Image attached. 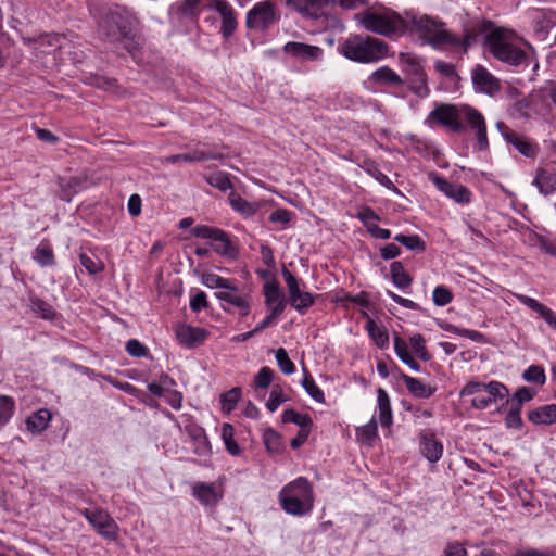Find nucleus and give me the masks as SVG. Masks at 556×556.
<instances>
[{
    "label": "nucleus",
    "instance_id": "obj_1",
    "mask_svg": "<svg viewBox=\"0 0 556 556\" xmlns=\"http://www.w3.org/2000/svg\"><path fill=\"white\" fill-rule=\"evenodd\" d=\"M528 45L515 30L497 26L489 34V52L500 62L509 66H527L528 53L522 49Z\"/></svg>",
    "mask_w": 556,
    "mask_h": 556
},
{
    "label": "nucleus",
    "instance_id": "obj_2",
    "mask_svg": "<svg viewBox=\"0 0 556 556\" xmlns=\"http://www.w3.org/2000/svg\"><path fill=\"white\" fill-rule=\"evenodd\" d=\"M339 52L350 61L370 64L386 59L389 46L381 39L369 35H352L340 43Z\"/></svg>",
    "mask_w": 556,
    "mask_h": 556
},
{
    "label": "nucleus",
    "instance_id": "obj_3",
    "mask_svg": "<svg viewBox=\"0 0 556 556\" xmlns=\"http://www.w3.org/2000/svg\"><path fill=\"white\" fill-rule=\"evenodd\" d=\"M281 508L292 516H304L314 507V492L311 482L299 477L286 484L279 492Z\"/></svg>",
    "mask_w": 556,
    "mask_h": 556
},
{
    "label": "nucleus",
    "instance_id": "obj_4",
    "mask_svg": "<svg viewBox=\"0 0 556 556\" xmlns=\"http://www.w3.org/2000/svg\"><path fill=\"white\" fill-rule=\"evenodd\" d=\"M406 30L417 34L425 42L439 49L450 47L452 33L445 24L428 15H419L414 12H406Z\"/></svg>",
    "mask_w": 556,
    "mask_h": 556
},
{
    "label": "nucleus",
    "instance_id": "obj_5",
    "mask_svg": "<svg viewBox=\"0 0 556 556\" xmlns=\"http://www.w3.org/2000/svg\"><path fill=\"white\" fill-rule=\"evenodd\" d=\"M356 18L366 30L386 37L403 35L406 31V13L402 16L391 9L368 10L357 14Z\"/></svg>",
    "mask_w": 556,
    "mask_h": 556
},
{
    "label": "nucleus",
    "instance_id": "obj_6",
    "mask_svg": "<svg viewBox=\"0 0 556 556\" xmlns=\"http://www.w3.org/2000/svg\"><path fill=\"white\" fill-rule=\"evenodd\" d=\"M399 63L408 89L418 98H427L430 94V88L422 59L410 52H401Z\"/></svg>",
    "mask_w": 556,
    "mask_h": 556
},
{
    "label": "nucleus",
    "instance_id": "obj_7",
    "mask_svg": "<svg viewBox=\"0 0 556 556\" xmlns=\"http://www.w3.org/2000/svg\"><path fill=\"white\" fill-rule=\"evenodd\" d=\"M280 20L277 5L270 0L256 2L245 14L247 28L264 33Z\"/></svg>",
    "mask_w": 556,
    "mask_h": 556
},
{
    "label": "nucleus",
    "instance_id": "obj_8",
    "mask_svg": "<svg viewBox=\"0 0 556 556\" xmlns=\"http://www.w3.org/2000/svg\"><path fill=\"white\" fill-rule=\"evenodd\" d=\"M496 28L497 26L493 22L483 21L477 25L466 28L463 37L452 34V40L450 41L448 48L466 53L479 41L480 37L483 38L484 45L489 48V34Z\"/></svg>",
    "mask_w": 556,
    "mask_h": 556
},
{
    "label": "nucleus",
    "instance_id": "obj_9",
    "mask_svg": "<svg viewBox=\"0 0 556 556\" xmlns=\"http://www.w3.org/2000/svg\"><path fill=\"white\" fill-rule=\"evenodd\" d=\"M78 513L88 520L99 535L111 541L118 539L119 528L106 510L99 507L93 510L83 508Z\"/></svg>",
    "mask_w": 556,
    "mask_h": 556
},
{
    "label": "nucleus",
    "instance_id": "obj_10",
    "mask_svg": "<svg viewBox=\"0 0 556 556\" xmlns=\"http://www.w3.org/2000/svg\"><path fill=\"white\" fill-rule=\"evenodd\" d=\"M99 31L108 40L117 41L128 35V22L121 13L110 11L99 22Z\"/></svg>",
    "mask_w": 556,
    "mask_h": 556
},
{
    "label": "nucleus",
    "instance_id": "obj_11",
    "mask_svg": "<svg viewBox=\"0 0 556 556\" xmlns=\"http://www.w3.org/2000/svg\"><path fill=\"white\" fill-rule=\"evenodd\" d=\"M282 276L289 291L290 304L298 311L303 312L314 304V298L309 292L301 291L296 277L287 268L282 269Z\"/></svg>",
    "mask_w": 556,
    "mask_h": 556
},
{
    "label": "nucleus",
    "instance_id": "obj_12",
    "mask_svg": "<svg viewBox=\"0 0 556 556\" xmlns=\"http://www.w3.org/2000/svg\"><path fill=\"white\" fill-rule=\"evenodd\" d=\"M337 4V0H287V5L301 15L318 20L326 11Z\"/></svg>",
    "mask_w": 556,
    "mask_h": 556
},
{
    "label": "nucleus",
    "instance_id": "obj_13",
    "mask_svg": "<svg viewBox=\"0 0 556 556\" xmlns=\"http://www.w3.org/2000/svg\"><path fill=\"white\" fill-rule=\"evenodd\" d=\"M430 178L441 192L455 202L468 204L471 201V191L467 187L460 184L450 182L437 174H431Z\"/></svg>",
    "mask_w": 556,
    "mask_h": 556
},
{
    "label": "nucleus",
    "instance_id": "obj_14",
    "mask_svg": "<svg viewBox=\"0 0 556 556\" xmlns=\"http://www.w3.org/2000/svg\"><path fill=\"white\" fill-rule=\"evenodd\" d=\"M429 124L435 122L440 125L447 126L454 131H460L463 125L458 121V111L452 104H440L431 111L427 117Z\"/></svg>",
    "mask_w": 556,
    "mask_h": 556
},
{
    "label": "nucleus",
    "instance_id": "obj_15",
    "mask_svg": "<svg viewBox=\"0 0 556 556\" xmlns=\"http://www.w3.org/2000/svg\"><path fill=\"white\" fill-rule=\"evenodd\" d=\"M282 51L300 61H317L323 56L320 47L296 41L287 42Z\"/></svg>",
    "mask_w": 556,
    "mask_h": 556
},
{
    "label": "nucleus",
    "instance_id": "obj_16",
    "mask_svg": "<svg viewBox=\"0 0 556 556\" xmlns=\"http://www.w3.org/2000/svg\"><path fill=\"white\" fill-rule=\"evenodd\" d=\"M215 10L222 20L220 33L224 38H229L238 27L237 12L227 0H217Z\"/></svg>",
    "mask_w": 556,
    "mask_h": 556
},
{
    "label": "nucleus",
    "instance_id": "obj_17",
    "mask_svg": "<svg viewBox=\"0 0 556 556\" xmlns=\"http://www.w3.org/2000/svg\"><path fill=\"white\" fill-rule=\"evenodd\" d=\"M496 127L502 132L506 141L513 144L520 154L531 159L536 156L538 147L535 144L525 140L515 131L509 130V128L503 122H497Z\"/></svg>",
    "mask_w": 556,
    "mask_h": 556
},
{
    "label": "nucleus",
    "instance_id": "obj_18",
    "mask_svg": "<svg viewBox=\"0 0 556 556\" xmlns=\"http://www.w3.org/2000/svg\"><path fill=\"white\" fill-rule=\"evenodd\" d=\"M475 87L481 92L493 94L500 90V81L485 67L477 65L471 73Z\"/></svg>",
    "mask_w": 556,
    "mask_h": 556
},
{
    "label": "nucleus",
    "instance_id": "obj_19",
    "mask_svg": "<svg viewBox=\"0 0 556 556\" xmlns=\"http://www.w3.org/2000/svg\"><path fill=\"white\" fill-rule=\"evenodd\" d=\"M208 332L199 327H192L189 325H179L176 329V337L180 344L188 348H194L204 342L207 338Z\"/></svg>",
    "mask_w": 556,
    "mask_h": 556
},
{
    "label": "nucleus",
    "instance_id": "obj_20",
    "mask_svg": "<svg viewBox=\"0 0 556 556\" xmlns=\"http://www.w3.org/2000/svg\"><path fill=\"white\" fill-rule=\"evenodd\" d=\"M192 495L205 506H215L223 497L222 492L214 483L195 482L192 485Z\"/></svg>",
    "mask_w": 556,
    "mask_h": 556
},
{
    "label": "nucleus",
    "instance_id": "obj_21",
    "mask_svg": "<svg viewBox=\"0 0 556 556\" xmlns=\"http://www.w3.org/2000/svg\"><path fill=\"white\" fill-rule=\"evenodd\" d=\"M215 296L220 301L238 307L241 316H247L250 313V305L247 298L241 295L232 283H229L228 288L215 292Z\"/></svg>",
    "mask_w": 556,
    "mask_h": 556
},
{
    "label": "nucleus",
    "instance_id": "obj_22",
    "mask_svg": "<svg viewBox=\"0 0 556 556\" xmlns=\"http://www.w3.org/2000/svg\"><path fill=\"white\" fill-rule=\"evenodd\" d=\"M419 441L420 452L430 463H437L442 457L443 444L432 433L422 432Z\"/></svg>",
    "mask_w": 556,
    "mask_h": 556
},
{
    "label": "nucleus",
    "instance_id": "obj_23",
    "mask_svg": "<svg viewBox=\"0 0 556 556\" xmlns=\"http://www.w3.org/2000/svg\"><path fill=\"white\" fill-rule=\"evenodd\" d=\"M264 296L267 308L273 312L274 315L280 316L287 305V300L278 285L266 283L264 287Z\"/></svg>",
    "mask_w": 556,
    "mask_h": 556
},
{
    "label": "nucleus",
    "instance_id": "obj_24",
    "mask_svg": "<svg viewBox=\"0 0 556 556\" xmlns=\"http://www.w3.org/2000/svg\"><path fill=\"white\" fill-rule=\"evenodd\" d=\"M368 81L375 85L397 87L402 86L405 80L391 67L380 66L369 75Z\"/></svg>",
    "mask_w": 556,
    "mask_h": 556
},
{
    "label": "nucleus",
    "instance_id": "obj_25",
    "mask_svg": "<svg viewBox=\"0 0 556 556\" xmlns=\"http://www.w3.org/2000/svg\"><path fill=\"white\" fill-rule=\"evenodd\" d=\"M219 159H222V155L218 153H214V152L205 151V150H201V149H193L192 151H190L188 153L168 155L163 159V163L174 164V163H178L181 161L191 163V162H205V161H210V160H219Z\"/></svg>",
    "mask_w": 556,
    "mask_h": 556
},
{
    "label": "nucleus",
    "instance_id": "obj_26",
    "mask_svg": "<svg viewBox=\"0 0 556 556\" xmlns=\"http://www.w3.org/2000/svg\"><path fill=\"white\" fill-rule=\"evenodd\" d=\"M528 419L535 426L556 424V404L539 406L528 412Z\"/></svg>",
    "mask_w": 556,
    "mask_h": 556
},
{
    "label": "nucleus",
    "instance_id": "obj_27",
    "mask_svg": "<svg viewBox=\"0 0 556 556\" xmlns=\"http://www.w3.org/2000/svg\"><path fill=\"white\" fill-rule=\"evenodd\" d=\"M516 298L520 303L538 313L549 327L556 330V315L549 307L528 295L516 294Z\"/></svg>",
    "mask_w": 556,
    "mask_h": 556
},
{
    "label": "nucleus",
    "instance_id": "obj_28",
    "mask_svg": "<svg viewBox=\"0 0 556 556\" xmlns=\"http://www.w3.org/2000/svg\"><path fill=\"white\" fill-rule=\"evenodd\" d=\"M539 192L543 195H548L556 191V175L543 167L535 170V176L532 181Z\"/></svg>",
    "mask_w": 556,
    "mask_h": 556
},
{
    "label": "nucleus",
    "instance_id": "obj_29",
    "mask_svg": "<svg viewBox=\"0 0 556 556\" xmlns=\"http://www.w3.org/2000/svg\"><path fill=\"white\" fill-rule=\"evenodd\" d=\"M378 402V418L382 427H390L392 425V409L390 399L386 390L378 389L377 391Z\"/></svg>",
    "mask_w": 556,
    "mask_h": 556
},
{
    "label": "nucleus",
    "instance_id": "obj_30",
    "mask_svg": "<svg viewBox=\"0 0 556 556\" xmlns=\"http://www.w3.org/2000/svg\"><path fill=\"white\" fill-rule=\"evenodd\" d=\"M402 379H403L407 390L416 397L428 399L434 392L433 388L425 384L421 380H419L417 378H413L408 375H403Z\"/></svg>",
    "mask_w": 556,
    "mask_h": 556
},
{
    "label": "nucleus",
    "instance_id": "obj_31",
    "mask_svg": "<svg viewBox=\"0 0 556 556\" xmlns=\"http://www.w3.org/2000/svg\"><path fill=\"white\" fill-rule=\"evenodd\" d=\"M51 414L48 409H39L26 420L27 429L34 433H40L49 426Z\"/></svg>",
    "mask_w": 556,
    "mask_h": 556
},
{
    "label": "nucleus",
    "instance_id": "obj_32",
    "mask_svg": "<svg viewBox=\"0 0 556 556\" xmlns=\"http://www.w3.org/2000/svg\"><path fill=\"white\" fill-rule=\"evenodd\" d=\"M394 350L399 358L407 365L412 370L418 372L420 371V365L418 362L409 354L408 345L405 340L400 338L399 336L394 337Z\"/></svg>",
    "mask_w": 556,
    "mask_h": 556
},
{
    "label": "nucleus",
    "instance_id": "obj_33",
    "mask_svg": "<svg viewBox=\"0 0 556 556\" xmlns=\"http://www.w3.org/2000/svg\"><path fill=\"white\" fill-rule=\"evenodd\" d=\"M217 0H184L181 12L186 16H198L204 10H213Z\"/></svg>",
    "mask_w": 556,
    "mask_h": 556
},
{
    "label": "nucleus",
    "instance_id": "obj_34",
    "mask_svg": "<svg viewBox=\"0 0 556 556\" xmlns=\"http://www.w3.org/2000/svg\"><path fill=\"white\" fill-rule=\"evenodd\" d=\"M228 200L231 207L244 217H251L257 212V204L248 202L237 192H230Z\"/></svg>",
    "mask_w": 556,
    "mask_h": 556
},
{
    "label": "nucleus",
    "instance_id": "obj_35",
    "mask_svg": "<svg viewBox=\"0 0 556 556\" xmlns=\"http://www.w3.org/2000/svg\"><path fill=\"white\" fill-rule=\"evenodd\" d=\"M366 329L379 349H386L389 346V334L383 326L378 325L372 319H368L366 323Z\"/></svg>",
    "mask_w": 556,
    "mask_h": 556
},
{
    "label": "nucleus",
    "instance_id": "obj_36",
    "mask_svg": "<svg viewBox=\"0 0 556 556\" xmlns=\"http://www.w3.org/2000/svg\"><path fill=\"white\" fill-rule=\"evenodd\" d=\"M33 258L41 267H50L55 264L54 253L49 242L42 241L34 251Z\"/></svg>",
    "mask_w": 556,
    "mask_h": 556
},
{
    "label": "nucleus",
    "instance_id": "obj_37",
    "mask_svg": "<svg viewBox=\"0 0 556 556\" xmlns=\"http://www.w3.org/2000/svg\"><path fill=\"white\" fill-rule=\"evenodd\" d=\"M390 273L393 283L401 288L405 289L412 285V277L404 270V267L401 262H393L390 266Z\"/></svg>",
    "mask_w": 556,
    "mask_h": 556
},
{
    "label": "nucleus",
    "instance_id": "obj_38",
    "mask_svg": "<svg viewBox=\"0 0 556 556\" xmlns=\"http://www.w3.org/2000/svg\"><path fill=\"white\" fill-rule=\"evenodd\" d=\"M484 392L492 397V402L505 400V404H509V390L502 382L491 381L489 383H484Z\"/></svg>",
    "mask_w": 556,
    "mask_h": 556
},
{
    "label": "nucleus",
    "instance_id": "obj_39",
    "mask_svg": "<svg viewBox=\"0 0 556 556\" xmlns=\"http://www.w3.org/2000/svg\"><path fill=\"white\" fill-rule=\"evenodd\" d=\"M463 112L464 118L476 132L480 131V129L486 128L484 117L478 110L471 106H464Z\"/></svg>",
    "mask_w": 556,
    "mask_h": 556
},
{
    "label": "nucleus",
    "instance_id": "obj_40",
    "mask_svg": "<svg viewBox=\"0 0 556 556\" xmlns=\"http://www.w3.org/2000/svg\"><path fill=\"white\" fill-rule=\"evenodd\" d=\"M61 39L62 37L56 34L41 36L38 40L35 41V49L40 54H49L51 51L48 48H60Z\"/></svg>",
    "mask_w": 556,
    "mask_h": 556
},
{
    "label": "nucleus",
    "instance_id": "obj_41",
    "mask_svg": "<svg viewBox=\"0 0 556 556\" xmlns=\"http://www.w3.org/2000/svg\"><path fill=\"white\" fill-rule=\"evenodd\" d=\"M283 422H292L298 425L301 429H311L312 418L307 414H299L294 409H286L282 413Z\"/></svg>",
    "mask_w": 556,
    "mask_h": 556
},
{
    "label": "nucleus",
    "instance_id": "obj_42",
    "mask_svg": "<svg viewBox=\"0 0 556 556\" xmlns=\"http://www.w3.org/2000/svg\"><path fill=\"white\" fill-rule=\"evenodd\" d=\"M394 240L410 251L424 252L426 249L425 241L418 235L405 236L399 233L394 237Z\"/></svg>",
    "mask_w": 556,
    "mask_h": 556
},
{
    "label": "nucleus",
    "instance_id": "obj_43",
    "mask_svg": "<svg viewBox=\"0 0 556 556\" xmlns=\"http://www.w3.org/2000/svg\"><path fill=\"white\" fill-rule=\"evenodd\" d=\"M222 439L225 443L226 450L231 455H239L240 447L235 441V429L230 424H223L222 426Z\"/></svg>",
    "mask_w": 556,
    "mask_h": 556
},
{
    "label": "nucleus",
    "instance_id": "obj_44",
    "mask_svg": "<svg viewBox=\"0 0 556 556\" xmlns=\"http://www.w3.org/2000/svg\"><path fill=\"white\" fill-rule=\"evenodd\" d=\"M302 387L314 401L318 403L325 402V395L323 390L315 383L314 379L308 375L305 368L304 378L302 380Z\"/></svg>",
    "mask_w": 556,
    "mask_h": 556
},
{
    "label": "nucleus",
    "instance_id": "obj_45",
    "mask_svg": "<svg viewBox=\"0 0 556 556\" xmlns=\"http://www.w3.org/2000/svg\"><path fill=\"white\" fill-rule=\"evenodd\" d=\"M241 389L239 387H235L229 391L223 393L220 395V404L222 409L226 413H230L237 405L238 401L241 397Z\"/></svg>",
    "mask_w": 556,
    "mask_h": 556
},
{
    "label": "nucleus",
    "instance_id": "obj_46",
    "mask_svg": "<svg viewBox=\"0 0 556 556\" xmlns=\"http://www.w3.org/2000/svg\"><path fill=\"white\" fill-rule=\"evenodd\" d=\"M14 410V400L8 395H0V428L9 422Z\"/></svg>",
    "mask_w": 556,
    "mask_h": 556
},
{
    "label": "nucleus",
    "instance_id": "obj_47",
    "mask_svg": "<svg viewBox=\"0 0 556 556\" xmlns=\"http://www.w3.org/2000/svg\"><path fill=\"white\" fill-rule=\"evenodd\" d=\"M192 233L198 238L212 239L214 241H216L217 239L224 238V230L216 228V227H211L207 225L195 226L192 229Z\"/></svg>",
    "mask_w": 556,
    "mask_h": 556
},
{
    "label": "nucleus",
    "instance_id": "obj_48",
    "mask_svg": "<svg viewBox=\"0 0 556 556\" xmlns=\"http://www.w3.org/2000/svg\"><path fill=\"white\" fill-rule=\"evenodd\" d=\"M206 181L208 185L219 189L220 191L232 189V182L230 181L229 175L224 172L211 174L206 177Z\"/></svg>",
    "mask_w": 556,
    "mask_h": 556
},
{
    "label": "nucleus",
    "instance_id": "obj_49",
    "mask_svg": "<svg viewBox=\"0 0 556 556\" xmlns=\"http://www.w3.org/2000/svg\"><path fill=\"white\" fill-rule=\"evenodd\" d=\"M30 308L33 312L39 314L45 319H53L55 316V311L53 307L39 298L30 299Z\"/></svg>",
    "mask_w": 556,
    "mask_h": 556
},
{
    "label": "nucleus",
    "instance_id": "obj_50",
    "mask_svg": "<svg viewBox=\"0 0 556 556\" xmlns=\"http://www.w3.org/2000/svg\"><path fill=\"white\" fill-rule=\"evenodd\" d=\"M534 396L535 391L531 390L528 387H520L509 399V404L515 407L522 408V405L527 402H530Z\"/></svg>",
    "mask_w": 556,
    "mask_h": 556
},
{
    "label": "nucleus",
    "instance_id": "obj_51",
    "mask_svg": "<svg viewBox=\"0 0 556 556\" xmlns=\"http://www.w3.org/2000/svg\"><path fill=\"white\" fill-rule=\"evenodd\" d=\"M378 427L372 417L366 425L357 429V437L363 443L370 444L377 437Z\"/></svg>",
    "mask_w": 556,
    "mask_h": 556
},
{
    "label": "nucleus",
    "instance_id": "obj_52",
    "mask_svg": "<svg viewBox=\"0 0 556 556\" xmlns=\"http://www.w3.org/2000/svg\"><path fill=\"white\" fill-rule=\"evenodd\" d=\"M409 345L413 352L424 362H428L431 358V355L426 349L425 339L420 333L410 337Z\"/></svg>",
    "mask_w": 556,
    "mask_h": 556
},
{
    "label": "nucleus",
    "instance_id": "obj_53",
    "mask_svg": "<svg viewBox=\"0 0 556 556\" xmlns=\"http://www.w3.org/2000/svg\"><path fill=\"white\" fill-rule=\"evenodd\" d=\"M523 380L527 382H534L538 384H544L546 380L544 368L540 365L529 366L522 374Z\"/></svg>",
    "mask_w": 556,
    "mask_h": 556
},
{
    "label": "nucleus",
    "instance_id": "obj_54",
    "mask_svg": "<svg viewBox=\"0 0 556 556\" xmlns=\"http://www.w3.org/2000/svg\"><path fill=\"white\" fill-rule=\"evenodd\" d=\"M276 361L279 369L286 374L291 375L295 370L294 363L290 359L287 351L282 348L276 351Z\"/></svg>",
    "mask_w": 556,
    "mask_h": 556
},
{
    "label": "nucleus",
    "instance_id": "obj_55",
    "mask_svg": "<svg viewBox=\"0 0 556 556\" xmlns=\"http://www.w3.org/2000/svg\"><path fill=\"white\" fill-rule=\"evenodd\" d=\"M186 432L189 434V437L198 442L199 446L198 448L201 450H207L208 448V440L205 434V431L202 427L192 425L189 427H186Z\"/></svg>",
    "mask_w": 556,
    "mask_h": 556
},
{
    "label": "nucleus",
    "instance_id": "obj_56",
    "mask_svg": "<svg viewBox=\"0 0 556 556\" xmlns=\"http://www.w3.org/2000/svg\"><path fill=\"white\" fill-rule=\"evenodd\" d=\"M286 401L287 397L285 396L281 387L276 384L270 391L269 399L266 402V407L269 412L274 413Z\"/></svg>",
    "mask_w": 556,
    "mask_h": 556
},
{
    "label": "nucleus",
    "instance_id": "obj_57",
    "mask_svg": "<svg viewBox=\"0 0 556 556\" xmlns=\"http://www.w3.org/2000/svg\"><path fill=\"white\" fill-rule=\"evenodd\" d=\"M202 282L205 287L210 289H220L224 290L228 288V285L231 283L229 279L223 278L216 274H204L202 278Z\"/></svg>",
    "mask_w": 556,
    "mask_h": 556
},
{
    "label": "nucleus",
    "instance_id": "obj_58",
    "mask_svg": "<svg viewBox=\"0 0 556 556\" xmlns=\"http://www.w3.org/2000/svg\"><path fill=\"white\" fill-rule=\"evenodd\" d=\"M274 370L267 366L260 369L254 378V388L266 389L273 381Z\"/></svg>",
    "mask_w": 556,
    "mask_h": 556
},
{
    "label": "nucleus",
    "instance_id": "obj_59",
    "mask_svg": "<svg viewBox=\"0 0 556 556\" xmlns=\"http://www.w3.org/2000/svg\"><path fill=\"white\" fill-rule=\"evenodd\" d=\"M520 414L521 408L510 405V408L505 416V426L509 429H521L523 422Z\"/></svg>",
    "mask_w": 556,
    "mask_h": 556
},
{
    "label": "nucleus",
    "instance_id": "obj_60",
    "mask_svg": "<svg viewBox=\"0 0 556 556\" xmlns=\"http://www.w3.org/2000/svg\"><path fill=\"white\" fill-rule=\"evenodd\" d=\"M432 299L435 305L445 306L453 300L452 292L444 286H438L434 288Z\"/></svg>",
    "mask_w": 556,
    "mask_h": 556
},
{
    "label": "nucleus",
    "instance_id": "obj_61",
    "mask_svg": "<svg viewBox=\"0 0 556 556\" xmlns=\"http://www.w3.org/2000/svg\"><path fill=\"white\" fill-rule=\"evenodd\" d=\"M264 443L270 453H278L281 451V437L274 430H268L264 433Z\"/></svg>",
    "mask_w": 556,
    "mask_h": 556
},
{
    "label": "nucleus",
    "instance_id": "obj_62",
    "mask_svg": "<svg viewBox=\"0 0 556 556\" xmlns=\"http://www.w3.org/2000/svg\"><path fill=\"white\" fill-rule=\"evenodd\" d=\"M366 172L370 176H372L377 181H379L382 186L392 190H396L390 178L387 175H384L375 164H368L366 167Z\"/></svg>",
    "mask_w": 556,
    "mask_h": 556
},
{
    "label": "nucleus",
    "instance_id": "obj_63",
    "mask_svg": "<svg viewBox=\"0 0 556 556\" xmlns=\"http://www.w3.org/2000/svg\"><path fill=\"white\" fill-rule=\"evenodd\" d=\"M80 264L89 274H98L103 270V263L100 261L92 260L86 254L79 255Z\"/></svg>",
    "mask_w": 556,
    "mask_h": 556
},
{
    "label": "nucleus",
    "instance_id": "obj_64",
    "mask_svg": "<svg viewBox=\"0 0 556 556\" xmlns=\"http://www.w3.org/2000/svg\"><path fill=\"white\" fill-rule=\"evenodd\" d=\"M443 554L444 556H468L465 545L457 541L447 542Z\"/></svg>",
    "mask_w": 556,
    "mask_h": 556
}]
</instances>
